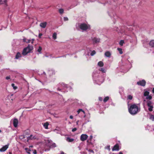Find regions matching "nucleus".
<instances>
[{
	"label": "nucleus",
	"instance_id": "obj_1",
	"mask_svg": "<svg viewBox=\"0 0 154 154\" xmlns=\"http://www.w3.org/2000/svg\"><path fill=\"white\" fill-rule=\"evenodd\" d=\"M140 109L136 104H133L128 108L129 113L131 115H134L140 111Z\"/></svg>",
	"mask_w": 154,
	"mask_h": 154
},
{
	"label": "nucleus",
	"instance_id": "obj_2",
	"mask_svg": "<svg viewBox=\"0 0 154 154\" xmlns=\"http://www.w3.org/2000/svg\"><path fill=\"white\" fill-rule=\"evenodd\" d=\"M76 27L78 29H80L82 31H85L90 29V26L88 24L83 23H77L76 25Z\"/></svg>",
	"mask_w": 154,
	"mask_h": 154
},
{
	"label": "nucleus",
	"instance_id": "obj_3",
	"mask_svg": "<svg viewBox=\"0 0 154 154\" xmlns=\"http://www.w3.org/2000/svg\"><path fill=\"white\" fill-rule=\"evenodd\" d=\"M144 101L145 102V104L148 107L149 111V112L152 111L154 108V104L153 102L150 100H147L146 101L144 100Z\"/></svg>",
	"mask_w": 154,
	"mask_h": 154
},
{
	"label": "nucleus",
	"instance_id": "obj_4",
	"mask_svg": "<svg viewBox=\"0 0 154 154\" xmlns=\"http://www.w3.org/2000/svg\"><path fill=\"white\" fill-rule=\"evenodd\" d=\"M33 49V46L29 45L27 47L25 48L23 51L22 54L23 55H26L28 53H30Z\"/></svg>",
	"mask_w": 154,
	"mask_h": 154
},
{
	"label": "nucleus",
	"instance_id": "obj_5",
	"mask_svg": "<svg viewBox=\"0 0 154 154\" xmlns=\"http://www.w3.org/2000/svg\"><path fill=\"white\" fill-rule=\"evenodd\" d=\"M149 91L146 90L144 91V96L146 97V99L150 100L152 99V97L151 95H149Z\"/></svg>",
	"mask_w": 154,
	"mask_h": 154
},
{
	"label": "nucleus",
	"instance_id": "obj_6",
	"mask_svg": "<svg viewBox=\"0 0 154 154\" xmlns=\"http://www.w3.org/2000/svg\"><path fill=\"white\" fill-rule=\"evenodd\" d=\"M48 143V146H49L50 148H53L56 146V144L55 143L52 144V141L51 140H48L47 141Z\"/></svg>",
	"mask_w": 154,
	"mask_h": 154
},
{
	"label": "nucleus",
	"instance_id": "obj_7",
	"mask_svg": "<svg viewBox=\"0 0 154 154\" xmlns=\"http://www.w3.org/2000/svg\"><path fill=\"white\" fill-rule=\"evenodd\" d=\"M9 144H8L4 146H3L2 148L0 149V152H4L8 148Z\"/></svg>",
	"mask_w": 154,
	"mask_h": 154
},
{
	"label": "nucleus",
	"instance_id": "obj_8",
	"mask_svg": "<svg viewBox=\"0 0 154 154\" xmlns=\"http://www.w3.org/2000/svg\"><path fill=\"white\" fill-rule=\"evenodd\" d=\"M88 136L86 134H82L80 137V139L82 141H84L86 140L88 138Z\"/></svg>",
	"mask_w": 154,
	"mask_h": 154
},
{
	"label": "nucleus",
	"instance_id": "obj_9",
	"mask_svg": "<svg viewBox=\"0 0 154 154\" xmlns=\"http://www.w3.org/2000/svg\"><path fill=\"white\" fill-rule=\"evenodd\" d=\"M137 84L139 85L144 86L145 85L146 82L144 80H143L137 82Z\"/></svg>",
	"mask_w": 154,
	"mask_h": 154
},
{
	"label": "nucleus",
	"instance_id": "obj_10",
	"mask_svg": "<svg viewBox=\"0 0 154 154\" xmlns=\"http://www.w3.org/2000/svg\"><path fill=\"white\" fill-rule=\"evenodd\" d=\"M78 114H79V113H81L82 116L85 117V112L82 109H79L77 111Z\"/></svg>",
	"mask_w": 154,
	"mask_h": 154
},
{
	"label": "nucleus",
	"instance_id": "obj_11",
	"mask_svg": "<svg viewBox=\"0 0 154 154\" xmlns=\"http://www.w3.org/2000/svg\"><path fill=\"white\" fill-rule=\"evenodd\" d=\"M92 42L94 43H96L99 42L100 41V39L99 38H94L92 39Z\"/></svg>",
	"mask_w": 154,
	"mask_h": 154
},
{
	"label": "nucleus",
	"instance_id": "obj_12",
	"mask_svg": "<svg viewBox=\"0 0 154 154\" xmlns=\"http://www.w3.org/2000/svg\"><path fill=\"white\" fill-rule=\"evenodd\" d=\"M18 121L17 119H15L13 120V125L15 127L17 126Z\"/></svg>",
	"mask_w": 154,
	"mask_h": 154
},
{
	"label": "nucleus",
	"instance_id": "obj_13",
	"mask_svg": "<svg viewBox=\"0 0 154 154\" xmlns=\"http://www.w3.org/2000/svg\"><path fill=\"white\" fill-rule=\"evenodd\" d=\"M112 151H118L119 150V146L118 144H116L112 149Z\"/></svg>",
	"mask_w": 154,
	"mask_h": 154
},
{
	"label": "nucleus",
	"instance_id": "obj_14",
	"mask_svg": "<svg viewBox=\"0 0 154 154\" xmlns=\"http://www.w3.org/2000/svg\"><path fill=\"white\" fill-rule=\"evenodd\" d=\"M105 57H110L111 55V53L109 51H106L105 53Z\"/></svg>",
	"mask_w": 154,
	"mask_h": 154
},
{
	"label": "nucleus",
	"instance_id": "obj_15",
	"mask_svg": "<svg viewBox=\"0 0 154 154\" xmlns=\"http://www.w3.org/2000/svg\"><path fill=\"white\" fill-rule=\"evenodd\" d=\"M47 23L46 22H44L43 23H40V26L42 28H45L46 26Z\"/></svg>",
	"mask_w": 154,
	"mask_h": 154
},
{
	"label": "nucleus",
	"instance_id": "obj_16",
	"mask_svg": "<svg viewBox=\"0 0 154 154\" xmlns=\"http://www.w3.org/2000/svg\"><path fill=\"white\" fill-rule=\"evenodd\" d=\"M7 0H0V5L5 4L7 5Z\"/></svg>",
	"mask_w": 154,
	"mask_h": 154
},
{
	"label": "nucleus",
	"instance_id": "obj_17",
	"mask_svg": "<svg viewBox=\"0 0 154 154\" xmlns=\"http://www.w3.org/2000/svg\"><path fill=\"white\" fill-rule=\"evenodd\" d=\"M49 125V123L48 122H46V123H44L43 124V125L45 129H48V126Z\"/></svg>",
	"mask_w": 154,
	"mask_h": 154
},
{
	"label": "nucleus",
	"instance_id": "obj_18",
	"mask_svg": "<svg viewBox=\"0 0 154 154\" xmlns=\"http://www.w3.org/2000/svg\"><path fill=\"white\" fill-rule=\"evenodd\" d=\"M66 140L68 142H72L74 140V139L73 138H71L69 137H68L66 139Z\"/></svg>",
	"mask_w": 154,
	"mask_h": 154
},
{
	"label": "nucleus",
	"instance_id": "obj_19",
	"mask_svg": "<svg viewBox=\"0 0 154 154\" xmlns=\"http://www.w3.org/2000/svg\"><path fill=\"white\" fill-rule=\"evenodd\" d=\"M21 57V54L19 52H18L16 55V57L15 58L16 59H18L19 58Z\"/></svg>",
	"mask_w": 154,
	"mask_h": 154
},
{
	"label": "nucleus",
	"instance_id": "obj_20",
	"mask_svg": "<svg viewBox=\"0 0 154 154\" xmlns=\"http://www.w3.org/2000/svg\"><path fill=\"white\" fill-rule=\"evenodd\" d=\"M25 149L26 151V152L28 154H30V152L31 151L30 149L28 148H25Z\"/></svg>",
	"mask_w": 154,
	"mask_h": 154
},
{
	"label": "nucleus",
	"instance_id": "obj_21",
	"mask_svg": "<svg viewBox=\"0 0 154 154\" xmlns=\"http://www.w3.org/2000/svg\"><path fill=\"white\" fill-rule=\"evenodd\" d=\"M149 45L152 47H154V40L151 41L149 42Z\"/></svg>",
	"mask_w": 154,
	"mask_h": 154
},
{
	"label": "nucleus",
	"instance_id": "obj_22",
	"mask_svg": "<svg viewBox=\"0 0 154 154\" xmlns=\"http://www.w3.org/2000/svg\"><path fill=\"white\" fill-rule=\"evenodd\" d=\"M149 119L152 121H154V115L150 114L149 116Z\"/></svg>",
	"mask_w": 154,
	"mask_h": 154
},
{
	"label": "nucleus",
	"instance_id": "obj_23",
	"mask_svg": "<svg viewBox=\"0 0 154 154\" xmlns=\"http://www.w3.org/2000/svg\"><path fill=\"white\" fill-rule=\"evenodd\" d=\"M98 65L100 66V67H102L103 66V63L102 61H99L98 63Z\"/></svg>",
	"mask_w": 154,
	"mask_h": 154
},
{
	"label": "nucleus",
	"instance_id": "obj_24",
	"mask_svg": "<svg viewBox=\"0 0 154 154\" xmlns=\"http://www.w3.org/2000/svg\"><path fill=\"white\" fill-rule=\"evenodd\" d=\"M35 138L34 136H33L32 135H31L28 138V139H35Z\"/></svg>",
	"mask_w": 154,
	"mask_h": 154
},
{
	"label": "nucleus",
	"instance_id": "obj_25",
	"mask_svg": "<svg viewBox=\"0 0 154 154\" xmlns=\"http://www.w3.org/2000/svg\"><path fill=\"white\" fill-rule=\"evenodd\" d=\"M57 34L56 33L54 32L53 33L52 36L53 38L54 39H56L57 38Z\"/></svg>",
	"mask_w": 154,
	"mask_h": 154
},
{
	"label": "nucleus",
	"instance_id": "obj_26",
	"mask_svg": "<svg viewBox=\"0 0 154 154\" xmlns=\"http://www.w3.org/2000/svg\"><path fill=\"white\" fill-rule=\"evenodd\" d=\"M117 50L119 51L120 54H122L123 53V52L122 51V49L121 48H118Z\"/></svg>",
	"mask_w": 154,
	"mask_h": 154
},
{
	"label": "nucleus",
	"instance_id": "obj_27",
	"mask_svg": "<svg viewBox=\"0 0 154 154\" xmlns=\"http://www.w3.org/2000/svg\"><path fill=\"white\" fill-rule=\"evenodd\" d=\"M42 50V48L40 46H39L38 49H37V51L40 53L41 54V51Z\"/></svg>",
	"mask_w": 154,
	"mask_h": 154
},
{
	"label": "nucleus",
	"instance_id": "obj_28",
	"mask_svg": "<svg viewBox=\"0 0 154 154\" xmlns=\"http://www.w3.org/2000/svg\"><path fill=\"white\" fill-rule=\"evenodd\" d=\"M59 13L60 14H62L63 13V12H64V10H63V9L61 8V9H60L59 10Z\"/></svg>",
	"mask_w": 154,
	"mask_h": 154
},
{
	"label": "nucleus",
	"instance_id": "obj_29",
	"mask_svg": "<svg viewBox=\"0 0 154 154\" xmlns=\"http://www.w3.org/2000/svg\"><path fill=\"white\" fill-rule=\"evenodd\" d=\"M87 150L89 152V153L91 154H94V152L93 150L91 149H87Z\"/></svg>",
	"mask_w": 154,
	"mask_h": 154
},
{
	"label": "nucleus",
	"instance_id": "obj_30",
	"mask_svg": "<svg viewBox=\"0 0 154 154\" xmlns=\"http://www.w3.org/2000/svg\"><path fill=\"white\" fill-rule=\"evenodd\" d=\"M96 54V51L94 50H93L91 51L90 55L91 56H93Z\"/></svg>",
	"mask_w": 154,
	"mask_h": 154
},
{
	"label": "nucleus",
	"instance_id": "obj_31",
	"mask_svg": "<svg viewBox=\"0 0 154 154\" xmlns=\"http://www.w3.org/2000/svg\"><path fill=\"white\" fill-rule=\"evenodd\" d=\"M109 99V97H105L104 100H103V101L104 102H106Z\"/></svg>",
	"mask_w": 154,
	"mask_h": 154
},
{
	"label": "nucleus",
	"instance_id": "obj_32",
	"mask_svg": "<svg viewBox=\"0 0 154 154\" xmlns=\"http://www.w3.org/2000/svg\"><path fill=\"white\" fill-rule=\"evenodd\" d=\"M124 43V41L123 40H121L120 41V42H119V44L121 46H122V45H123Z\"/></svg>",
	"mask_w": 154,
	"mask_h": 154
},
{
	"label": "nucleus",
	"instance_id": "obj_33",
	"mask_svg": "<svg viewBox=\"0 0 154 154\" xmlns=\"http://www.w3.org/2000/svg\"><path fill=\"white\" fill-rule=\"evenodd\" d=\"M12 86L13 87L14 89L15 90L17 88V87L15 86V85L14 84H11Z\"/></svg>",
	"mask_w": 154,
	"mask_h": 154
},
{
	"label": "nucleus",
	"instance_id": "obj_34",
	"mask_svg": "<svg viewBox=\"0 0 154 154\" xmlns=\"http://www.w3.org/2000/svg\"><path fill=\"white\" fill-rule=\"evenodd\" d=\"M132 98H133V96L131 95H128V99L131 100L132 99Z\"/></svg>",
	"mask_w": 154,
	"mask_h": 154
},
{
	"label": "nucleus",
	"instance_id": "obj_35",
	"mask_svg": "<svg viewBox=\"0 0 154 154\" xmlns=\"http://www.w3.org/2000/svg\"><path fill=\"white\" fill-rule=\"evenodd\" d=\"M100 70L103 72H106L105 70L103 68H101Z\"/></svg>",
	"mask_w": 154,
	"mask_h": 154
},
{
	"label": "nucleus",
	"instance_id": "obj_36",
	"mask_svg": "<svg viewBox=\"0 0 154 154\" xmlns=\"http://www.w3.org/2000/svg\"><path fill=\"white\" fill-rule=\"evenodd\" d=\"M105 149H107L109 150H110V146H107L106 147Z\"/></svg>",
	"mask_w": 154,
	"mask_h": 154
},
{
	"label": "nucleus",
	"instance_id": "obj_37",
	"mask_svg": "<svg viewBox=\"0 0 154 154\" xmlns=\"http://www.w3.org/2000/svg\"><path fill=\"white\" fill-rule=\"evenodd\" d=\"M64 20L65 21H67L68 20V18L66 17H64Z\"/></svg>",
	"mask_w": 154,
	"mask_h": 154
},
{
	"label": "nucleus",
	"instance_id": "obj_38",
	"mask_svg": "<svg viewBox=\"0 0 154 154\" xmlns=\"http://www.w3.org/2000/svg\"><path fill=\"white\" fill-rule=\"evenodd\" d=\"M27 39L25 38H23V42H26L27 41Z\"/></svg>",
	"mask_w": 154,
	"mask_h": 154
},
{
	"label": "nucleus",
	"instance_id": "obj_39",
	"mask_svg": "<svg viewBox=\"0 0 154 154\" xmlns=\"http://www.w3.org/2000/svg\"><path fill=\"white\" fill-rule=\"evenodd\" d=\"M77 130V128H73L72 130V132H74Z\"/></svg>",
	"mask_w": 154,
	"mask_h": 154
},
{
	"label": "nucleus",
	"instance_id": "obj_40",
	"mask_svg": "<svg viewBox=\"0 0 154 154\" xmlns=\"http://www.w3.org/2000/svg\"><path fill=\"white\" fill-rule=\"evenodd\" d=\"M26 41V43H29L30 42L31 40L30 39H27Z\"/></svg>",
	"mask_w": 154,
	"mask_h": 154
},
{
	"label": "nucleus",
	"instance_id": "obj_41",
	"mask_svg": "<svg viewBox=\"0 0 154 154\" xmlns=\"http://www.w3.org/2000/svg\"><path fill=\"white\" fill-rule=\"evenodd\" d=\"M42 33H39L38 35V37L39 38H41L42 36Z\"/></svg>",
	"mask_w": 154,
	"mask_h": 154
},
{
	"label": "nucleus",
	"instance_id": "obj_42",
	"mask_svg": "<svg viewBox=\"0 0 154 154\" xmlns=\"http://www.w3.org/2000/svg\"><path fill=\"white\" fill-rule=\"evenodd\" d=\"M10 79V76H7L6 78V79L7 80H8Z\"/></svg>",
	"mask_w": 154,
	"mask_h": 154
},
{
	"label": "nucleus",
	"instance_id": "obj_43",
	"mask_svg": "<svg viewBox=\"0 0 154 154\" xmlns=\"http://www.w3.org/2000/svg\"><path fill=\"white\" fill-rule=\"evenodd\" d=\"M99 99L100 101H102V100L103 99L101 97H99Z\"/></svg>",
	"mask_w": 154,
	"mask_h": 154
},
{
	"label": "nucleus",
	"instance_id": "obj_44",
	"mask_svg": "<svg viewBox=\"0 0 154 154\" xmlns=\"http://www.w3.org/2000/svg\"><path fill=\"white\" fill-rule=\"evenodd\" d=\"M33 153L34 154H36L37 153V152H36V150H34L33 152Z\"/></svg>",
	"mask_w": 154,
	"mask_h": 154
},
{
	"label": "nucleus",
	"instance_id": "obj_45",
	"mask_svg": "<svg viewBox=\"0 0 154 154\" xmlns=\"http://www.w3.org/2000/svg\"><path fill=\"white\" fill-rule=\"evenodd\" d=\"M69 118L71 119H72L73 118V117L71 115L69 116Z\"/></svg>",
	"mask_w": 154,
	"mask_h": 154
},
{
	"label": "nucleus",
	"instance_id": "obj_46",
	"mask_svg": "<svg viewBox=\"0 0 154 154\" xmlns=\"http://www.w3.org/2000/svg\"><path fill=\"white\" fill-rule=\"evenodd\" d=\"M34 39H32V42H31V43H32V44H33V42H34Z\"/></svg>",
	"mask_w": 154,
	"mask_h": 154
},
{
	"label": "nucleus",
	"instance_id": "obj_47",
	"mask_svg": "<svg viewBox=\"0 0 154 154\" xmlns=\"http://www.w3.org/2000/svg\"><path fill=\"white\" fill-rule=\"evenodd\" d=\"M29 148L30 149H31V148H32V147H33V146H29Z\"/></svg>",
	"mask_w": 154,
	"mask_h": 154
},
{
	"label": "nucleus",
	"instance_id": "obj_48",
	"mask_svg": "<svg viewBox=\"0 0 154 154\" xmlns=\"http://www.w3.org/2000/svg\"><path fill=\"white\" fill-rule=\"evenodd\" d=\"M93 138V136H92V135H91L90 137V139H91V140Z\"/></svg>",
	"mask_w": 154,
	"mask_h": 154
},
{
	"label": "nucleus",
	"instance_id": "obj_49",
	"mask_svg": "<svg viewBox=\"0 0 154 154\" xmlns=\"http://www.w3.org/2000/svg\"><path fill=\"white\" fill-rule=\"evenodd\" d=\"M152 92L154 94V88H153L152 90Z\"/></svg>",
	"mask_w": 154,
	"mask_h": 154
},
{
	"label": "nucleus",
	"instance_id": "obj_50",
	"mask_svg": "<svg viewBox=\"0 0 154 154\" xmlns=\"http://www.w3.org/2000/svg\"><path fill=\"white\" fill-rule=\"evenodd\" d=\"M119 154H123L122 152H119Z\"/></svg>",
	"mask_w": 154,
	"mask_h": 154
},
{
	"label": "nucleus",
	"instance_id": "obj_51",
	"mask_svg": "<svg viewBox=\"0 0 154 154\" xmlns=\"http://www.w3.org/2000/svg\"><path fill=\"white\" fill-rule=\"evenodd\" d=\"M2 132V131L1 130H0V133L1 132Z\"/></svg>",
	"mask_w": 154,
	"mask_h": 154
},
{
	"label": "nucleus",
	"instance_id": "obj_52",
	"mask_svg": "<svg viewBox=\"0 0 154 154\" xmlns=\"http://www.w3.org/2000/svg\"><path fill=\"white\" fill-rule=\"evenodd\" d=\"M9 154H12V153H11V152H10V153H9Z\"/></svg>",
	"mask_w": 154,
	"mask_h": 154
},
{
	"label": "nucleus",
	"instance_id": "obj_53",
	"mask_svg": "<svg viewBox=\"0 0 154 154\" xmlns=\"http://www.w3.org/2000/svg\"><path fill=\"white\" fill-rule=\"evenodd\" d=\"M112 154H115L114 153H113Z\"/></svg>",
	"mask_w": 154,
	"mask_h": 154
}]
</instances>
